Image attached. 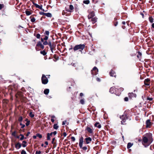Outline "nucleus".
Masks as SVG:
<instances>
[{"label":"nucleus","mask_w":154,"mask_h":154,"mask_svg":"<svg viewBox=\"0 0 154 154\" xmlns=\"http://www.w3.org/2000/svg\"><path fill=\"white\" fill-rule=\"evenodd\" d=\"M36 37L37 38H39L41 37V35L39 34L38 33L36 34Z\"/></svg>","instance_id":"obj_52"},{"label":"nucleus","mask_w":154,"mask_h":154,"mask_svg":"<svg viewBox=\"0 0 154 154\" xmlns=\"http://www.w3.org/2000/svg\"><path fill=\"white\" fill-rule=\"evenodd\" d=\"M94 126L99 128H100L101 127V125L98 122L94 124Z\"/></svg>","instance_id":"obj_30"},{"label":"nucleus","mask_w":154,"mask_h":154,"mask_svg":"<svg viewBox=\"0 0 154 154\" xmlns=\"http://www.w3.org/2000/svg\"><path fill=\"white\" fill-rule=\"evenodd\" d=\"M22 144L20 142H18L15 144V147L17 149L20 148Z\"/></svg>","instance_id":"obj_22"},{"label":"nucleus","mask_w":154,"mask_h":154,"mask_svg":"<svg viewBox=\"0 0 154 154\" xmlns=\"http://www.w3.org/2000/svg\"><path fill=\"white\" fill-rule=\"evenodd\" d=\"M118 91H115V94L117 96H120L122 92L124 90V89L122 88H120L119 89H118Z\"/></svg>","instance_id":"obj_14"},{"label":"nucleus","mask_w":154,"mask_h":154,"mask_svg":"<svg viewBox=\"0 0 154 154\" xmlns=\"http://www.w3.org/2000/svg\"><path fill=\"white\" fill-rule=\"evenodd\" d=\"M128 116H127V114H124L120 117V118L122 120L121 122L122 125H126L125 122L126 120L128 119Z\"/></svg>","instance_id":"obj_5"},{"label":"nucleus","mask_w":154,"mask_h":154,"mask_svg":"<svg viewBox=\"0 0 154 154\" xmlns=\"http://www.w3.org/2000/svg\"><path fill=\"white\" fill-rule=\"evenodd\" d=\"M49 46L50 48L51 52V53L50 52V56L49 57V59H53V60L54 62H56L58 59V57H57L56 54L53 55L51 54V53H53L54 51V53H55L56 45L54 43H51V42H49Z\"/></svg>","instance_id":"obj_1"},{"label":"nucleus","mask_w":154,"mask_h":154,"mask_svg":"<svg viewBox=\"0 0 154 154\" xmlns=\"http://www.w3.org/2000/svg\"><path fill=\"white\" fill-rule=\"evenodd\" d=\"M80 103L82 104H84L85 103V101L83 99H82L80 100Z\"/></svg>","instance_id":"obj_50"},{"label":"nucleus","mask_w":154,"mask_h":154,"mask_svg":"<svg viewBox=\"0 0 154 154\" xmlns=\"http://www.w3.org/2000/svg\"><path fill=\"white\" fill-rule=\"evenodd\" d=\"M20 99L22 102H23L24 103H26V97H23Z\"/></svg>","instance_id":"obj_33"},{"label":"nucleus","mask_w":154,"mask_h":154,"mask_svg":"<svg viewBox=\"0 0 154 154\" xmlns=\"http://www.w3.org/2000/svg\"><path fill=\"white\" fill-rule=\"evenodd\" d=\"M137 57L138 59H140L141 56H142V54L140 52V51H138L137 52Z\"/></svg>","instance_id":"obj_32"},{"label":"nucleus","mask_w":154,"mask_h":154,"mask_svg":"<svg viewBox=\"0 0 154 154\" xmlns=\"http://www.w3.org/2000/svg\"><path fill=\"white\" fill-rule=\"evenodd\" d=\"M86 144H88L89 143L92 141L91 138L89 137H86L85 139Z\"/></svg>","instance_id":"obj_21"},{"label":"nucleus","mask_w":154,"mask_h":154,"mask_svg":"<svg viewBox=\"0 0 154 154\" xmlns=\"http://www.w3.org/2000/svg\"><path fill=\"white\" fill-rule=\"evenodd\" d=\"M153 139L152 138V134L150 133H146L145 136L143 137V141L144 143H149V144H150L153 141Z\"/></svg>","instance_id":"obj_2"},{"label":"nucleus","mask_w":154,"mask_h":154,"mask_svg":"<svg viewBox=\"0 0 154 154\" xmlns=\"http://www.w3.org/2000/svg\"><path fill=\"white\" fill-rule=\"evenodd\" d=\"M128 94L130 99H132L133 98H135L137 97L136 94L133 92L129 93Z\"/></svg>","instance_id":"obj_13"},{"label":"nucleus","mask_w":154,"mask_h":154,"mask_svg":"<svg viewBox=\"0 0 154 154\" xmlns=\"http://www.w3.org/2000/svg\"><path fill=\"white\" fill-rule=\"evenodd\" d=\"M148 103H149V105L148 104L147 105V107L148 108H151V105L152 103H153L152 102H148Z\"/></svg>","instance_id":"obj_40"},{"label":"nucleus","mask_w":154,"mask_h":154,"mask_svg":"<svg viewBox=\"0 0 154 154\" xmlns=\"http://www.w3.org/2000/svg\"><path fill=\"white\" fill-rule=\"evenodd\" d=\"M147 100L149 101H152L153 100L152 98L148 97L147 98Z\"/></svg>","instance_id":"obj_58"},{"label":"nucleus","mask_w":154,"mask_h":154,"mask_svg":"<svg viewBox=\"0 0 154 154\" xmlns=\"http://www.w3.org/2000/svg\"><path fill=\"white\" fill-rule=\"evenodd\" d=\"M8 93L9 94L11 97H12L13 95L16 96L17 91V88L15 85H10L8 87Z\"/></svg>","instance_id":"obj_3"},{"label":"nucleus","mask_w":154,"mask_h":154,"mask_svg":"<svg viewBox=\"0 0 154 154\" xmlns=\"http://www.w3.org/2000/svg\"><path fill=\"white\" fill-rule=\"evenodd\" d=\"M48 37L46 36L42 35L41 36V41L43 42V44L44 45H46L48 44L47 40L48 39Z\"/></svg>","instance_id":"obj_7"},{"label":"nucleus","mask_w":154,"mask_h":154,"mask_svg":"<svg viewBox=\"0 0 154 154\" xmlns=\"http://www.w3.org/2000/svg\"><path fill=\"white\" fill-rule=\"evenodd\" d=\"M30 18L31 19V21L32 22H34L35 20V18L32 17V15L30 17Z\"/></svg>","instance_id":"obj_35"},{"label":"nucleus","mask_w":154,"mask_h":154,"mask_svg":"<svg viewBox=\"0 0 154 154\" xmlns=\"http://www.w3.org/2000/svg\"><path fill=\"white\" fill-rule=\"evenodd\" d=\"M149 92L151 94L154 93V88L153 87H152L150 89V90L149 91Z\"/></svg>","instance_id":"obj_37"},{"label":"nucleus","mask_w":154,"mask_h":154,"mask_svg":"<svg viewBox=\"0 0 154 154\" xmlns=\"http://www.w3.org/2000/svg\"><path fill=\"white\" fill-rule=\"evenodd\" d=\"M51 122L52 123H53L54 121V119L55 118V116H51Z\"/></svg>","instance_id":"obj_42"},{"label":"nucleus","mask_w":154,"mask_h":154,"mask_svg":"<svg viewBox=\"0 0 154 154\" xmlns=\"http://www.w3.org/2000/svg\"><path fill=\"white\" fill-rule=\"evenodd\" d=\"M95 16V13L94 11H92L91 12L89 13L88 15V17L89 19H91L94 17Z\"/></svg>","instance_id":"obj_16"},{"label":"nucleus","mask_w":154,"mask_h":154,"mask_svg":"<svg viewBox=\"0 0 154 154\" xmlns=\"http://www.w3.org/2000/svg\"><path fill=\"white\" fill-rule=\"evenodd\" d=\"M149 42L147 44L150 47H152L154 45L153 42L152 40L149 41Z\"/></svg>","instance_id":"obj_27"},{"label":"nucleus","mask_w":154,"mask_h":154,"mask_svg":"<svg viewBox=\"0 0 154 154\" xmlns=\"http://www.w3.org/2000/svg\"><path fill=\"white\" fill-rule=\"evenodd\" d=\"M21 144H22V146L23 147H26L27 145V143L25 140L23 141L22 143Z\"/></svg>","instance_id":"obj_25"},{"label":"nucleus","mask_w":154,"mask_h":154,"mask_svg":"<svg viewBox=\"0 0 154 154\" xmlns=\"http://www.w3.org/2000/svg\"><path fill=\"white\" fill-rule=\"evenodd\" d=\"M149 20L151 23H152L153 22L154 18L152 16H149Z\"/></svg>","instance_id":"obj_28"},{"label":"nucleus","mask_w":154,"mask_h":154,"mask_svg":"<svg viewBox=\"0 0 154 154\" xmlns=\"http://www.w3.org/2000/svg\"><path fill=\"white\" fill-rule=\"evenodd\" d=\"M29 116L31 118H33L34 116V115L31 112L29 113Z\"/></svg>","instance_id":"obj_45"},{"label":"nucleus","mask_w":154,"mask_h":154,"mask_svg":"<svg viewBox=\"0 0 154 154\" xmlns=\"http://www.w3.org/2000/svg\"><path fill=\"white\" fill-rule=\"evenodd\" d=\"M75 9L76 11H78V6H77L76 7L75 6Z\"/></svg>","instance_id":"obj_62"},{"label":"nucleus","mask_w":154,"mask_h":154,"mask_svg":"<svg viewBox=\"0 0 154 154\" xmlns=\"http://www.w3.org/2000/svg\"><path fill=\"white\" fill-rule=\"evenodd\" d=\"M151 38L150 37H149L147 38L146 39V42H147V44L149 42L150 40H151Z\"/></svg>","instance_id":"obj_48"},{"label":"nucleus","mask_w":154,"mask_h":154,"mask_svg":"<svg viewBox=\"0 0 154 154\" xmlns=\"http://www.w3.org/2000/svg\"><path fill=\"white\" fill-rule=\"evenodd\" d=\"M23 93L21 91H18L17 92L16 94V97L17 98H18L19 97L21 98L23 97Z\"/></svg>","instance_id":"obj_11"},{"label":"nucleus","mask_w":154,"mask_h":154,"mask_svg":"<svg viewBox=\"0 0 154 154\" xmlns=\"http://www.w3.org/2000/svg\"><path fill=\"white\" fill-rule=\"evenodd\" d=\"M25 121L26 122V126H28L30 124V121L28 120L27 119H26L25 120Z\"/></svg>","instance_id":"obj_36"},{"label":"nucleus","mask_w":154,"mask_h":154,"mask_svg":"<svg viewBox=\"0 0 154 154\" xmlns=\"http://www.w3.org/2000/svg\"><path fill=\"white\" fill-rule=\"evenodd\" d=\"M55 140V138L54 137L53 138L52 141H51V143H52V144H54L55 143V142H54Z\"/></svg>","instance_id":"obj_55"},{"label":"nucleus","mask_w":154,"mask_h":154,"mask_svg":"<svg viewBox=\"0 0 154 154\" xmlns=\"http://www.w3.org/2000/svg\"><path fill=\"white\" fill-rule=\"evenodd\" d=\"M84 138L82 136H81L79 139V145L80 147V148L81 149H82L83 150L85 151H86L87 149V146H85L83 147L82 145L83 143L84 142Z\"/></svg>","instance_id":"obj_6"},{"label":"nucleus","mask_w":154,"mask_h":154,"mask_svg":"<svg viewBox=\"0 0 154 154\" xmlns=\"http://www.w3.org/2000/svg\"><path fill=\"white\" fill-rule=\"evenodd\" d=\"M20 125L22 126L21 127L22 128H23L25 127V125L24 124H23L21 123H20Z\"/></svg>","instance_id":"obj_57"},{"label":"nucleus","mask_w":154,"mask_h":154,"mask_svg":"<svg viewBox=\"0 0 154 154\" xmlns=\"http://www.w3.org/2000/svg\"><path fill=\"white\" fill-rule=\"evenodd\" d=\"M128 97H126L124 98V100L125 101H128Z\"/></svg>","instance_id":"obj_59"},{"label":"nucleus","mask_w":154,"mask_h":154,"mask_svg":"<svg viewBox=\"0 0 154 154\" xmlns=\"http://www.w3.org/2000/svg\"><path fill=\"white\" fill-rule=\"evenodd\" d=\"M118 88H116L115 87H112L109 90V92L112 94H115V91H118Z\"/></svg>","instance_id":"obj_17"},{"label":"nucleus","mask_w":154,"mask_h":154,"mask_svg":"<svg viewBox=\"0 0 154 154\" xmlns=\"http://www.w3.org/2000/svg\"><path fill=\"white\" fill-rule=\"evenodd\" d=\"M25 13L27 16H29L30 15L32 14V13L31 11L26 10L25 11Z\"/></svg>","instance_id":"obj_34"},{"label":"nucleus","mask_w":154,"mask_h":154,"mask_svg":"<svg viewBox=\"0 0 154 154\" xmlns=\"http://www.w3.org/2000/svg\"><path fill=\"white\" fill-rule=\"evenodd\" d=\"M36 136L37 137H38L39 138H41L42 137V135L40 134L37 133L36 134Z\"/></svg>","instance_id":"obj_46"},{"label":"nucleus","mask_w":154,"mask_h":154,"mask_svg":"<svg viewBox=\"0 0 154 154\" xmlns=\"http://www.w3.org/2000/svg\"><path fill=\"white\" fill-rule=\"evenodd\" d=\"M71 139L72 141H74L75 140V138L74 137H71Z\"/></svg>","instance_id":"obj_61"},{"label":"nucleus","mask_w":154,"mask_h":154,"mask_svg":"<svg viewBox=\"0 0 154 154\" xmlns=\"http://www.w3.org/2000/svg\"><path fill=\"white\" fill-rule=\"evenodd\" d=\"M23 117L22 116H20L18 119V120L20 122H21L23 121Z\"/></svg>","instance_id":"obj_49"},{"label":"nucleus","mask_w":154,"mask_h":154,"mask_svg":"<svg viewBox=\"0 0 154 154\" xmlns=\"http://www.w3.org/2000/svg\"><path fill=\"white\" fill-rule=\"evenodd\" d=\"M40 14L41 15H45L47 17H48V13H45L44 12H40Z\"/></svg>","instance_id":"obj_38"},{"label":"nucleus","mask_w":154,"mask_h":154,"mask_svg":"<svg viewBox=\"0 0 154 154\" xmlns=\"http://www.w3.org/2000/svg\"><path fill=\"white\" fill-rule=\"evenodd\" d=\"M114 25L115 26H116L118 24V22L117 21H114L113 22Z\"/></svg>","instance_id":"obj_53"},{"label":"nucleus","mask_w":154,"mask_h":154,"mask_svg":"<svg viewBox=\"0 0 154 154\" xmlns=\"http://www.w3.org/2000/svg\"><path fill=\"white\" fill-rule=\"evenodd\" d=\"M58 127H59L57 125V124H55L54 125L53 128L54 129L57 130L58 128Z\"/></svg>","instance_id":"obj_41"},{"label":"nucleus","mask_w":154,"mask_h":154,"mask_svg":"<svg viewBox=\"0 0 154 154\" xmlns=\"http://www.w3.org/2000/svg\"><path fill=\"white\" fill-rule=\"evenodd\" d=\"M40 46L41 48H42V49H43L44 48V46L42 44V43L40 41H38V42L37 44L36 45V47H35V49L36 50H37V47H39Z\"/></svg>","instance_id":"obj_18"},{"label":"nucleus","mask_w":154,"mask_h":154,"mask_svg":"<svg viewBox=\"0 0 154 154\" xmlns=\"http://www.w3.org/2000/svg\"><path fill=\"white\" fill-rule=\"evenodd\" d=\"M74 9V7L72 5H70L69 6V9H66V11L71 13L73 12V10Z\"/></svg>","instance_id":"obj_15"},{"label":"nucleus","mask_w":154,"mask_h":154,"mask_svg":"<svg viewBox=\"0 0 154 154\" xmlns=\"http://www.w3.org/2000/svg\"><path fill=\"white\" fill-rule=\"evenodd\" d=\"M33 4L35 6V7L36 8H38L44 11H47L46 10V11H45L44 9H42V5H38L36 3H34V2H33Z\"/></svg>","instance_id":"obj_19"},{"label":"nucleus","mask_w":154,"mask_h":154,"mask_svg":"<svg viewBox=\"0 0 154 154\" xmlns=\"http://www.w3.org/2000/svg\"><path fill=\"white\" fill-rule=\"evenodd\" d=\"M109 75L111 76L114 77L115 78H116V76L115 72L112 69L110 70L109 72Z\"/></svg>","instance_id":"obj_20"},{"label":"nucleus","mask_w":154,"mask_h":154,"mask_svg":"<svg viewBox=\"0 0 154 154\" xmlns=\"http://www.w3.org/2000/svg\"><path fill=\"white\" fill-rule=\"evenodd\" d=\"M96 80L98 82H100V79L99 78H98V77L96 79Z\"/></svg>","instance_id":"obj_63"},{"label":"nucleus","mask_w":154,"mask_h":154,"mask_svg":"<svg viewBox=\"0 0 154 154\" xmlns=\"http://www.w3.org/2000/svg\"><path fill=\"white\" fill-rule=\"evenodd\" d=\"M63 135L64 137H65L66 136L67 134L65 132H64L63 133ZM61 135H62L61 134Z\"/></svg>","instance_id":"obj_64"},{"label":"nucleus","mask_w":154,"mask_h":154,"mask_svg":"<svg viewBox=\"0 0 154 154\" xmlns=\"http://www.w3.org/2000/svg\"><path fill=\"white\" fill-rule=\"evenodd\" d=\"M40 53L41 54H42L44 56L46 54V53L45 52V51L44 50L42 51H41Z\"/></svg>","instance_id":"obj_43"},{"label":"nucleus","mask_w":154,"mask_h":154,"mask_svg":"<svg viewBox=\"0 0 154 154\" xmlns=\"http://www.w3.org/2000/svg\"><path fill=\"white\" fill-rule=\"evenodd\" d=\"M91 19V21L93 24H94L97 22V18L96 17H94Z\"/></svg>","instance_id":"obj_24"},{"label":"nucleus","mask_w":154,"mask_h":154,"mask_svg":"<svg viewBox=\"0 0 154 154\" xmlns=\"http://www.w3.org/2000/svg\"><path fill=\"white\" fill-rule=\"evenodd\" d=\"M44 93L45 94H48V89H46L44 91Z\"/></svg>","instance_id":"obj_44"},{"label":"nucleus","mask_w":154,"mask_h":154,"mask_svg":"<svg viewBox=\"0 0 154 154\" xmlns=\"http://www.w3.org/2000/svg\"><path fill=\"white\" fill-rule=\"evenodd\" d=\"M26 151L24 150H22L21 151V154H26Z\"/></svg>","instance_id":"obj_47"},{"label":"nucleus","mask_w":154,"mask_h":154,"mask_svg":"<svg viewBox=\"0 0 154 154\" xmlns=\"http://www.w3.org/2000/svg\"><path fill=\"white\" fill-rule=\"evenodd\" d=\"M12 135L16 137V131H14L11 134Z\"/></svg>","instance_id":"obj_51"},{"label":"nucleus","mask_w":154,"mask_h":154,"mask_svg":"<svg viewBox=\"0 0 154 154\" xmlns=\"http://www.w3.org/2000/svg\"><path fill=\"white\" fill-rule=\"evenodd\" d=\"M42 83L43 84H47L48 82V80L45 75L43 74L42 77Z\"/></svg>","instance_id":"obj_8"},{"label":"nucleus","mask_w":154,"mask_h":154,"mask_svg":"<svg viewBox=\"0 0 154 154\" xmlns=\"http://www.w3.org/2000/svg\"><path fill=\"white\" fill-rule=\"evenodd\" d=\"M4 7V5L3 4H0V10H1Z\"/></svg>","instance_id":"obj_56"},{"label":"nucleus","mask_w":154,"mask_h":154,"mask_svg":"<svg viewBox=\"0 0 154 154\" xmlns=\"http://www.w3.org/2000/svg\"><path fill=\"white\" fill-rule=\"evenodd\" d=\"M85 45L80 44L79 45H76L74 48L73 50L74 52L79 51L81 52V54L83 53L82 51L84 50L85 47Z\"/></svg>","instance_id":"obj_4"},{"label":"nucleus","mask_w":154,"mask_h":154,"mask_svg":"<svg viewBox=\"0 0 154 154\" xmlns=\"http://www.w3.org/2000/svg\"><path fill=\"white\" fill-rule=\"evenodd\" d=\"M98 69H97V67L94 66L93 68V69L91 71V73L93 76L94 75H96L98 74Z\"/></svg>","instance_id":"obj_10"},{"label":"nucleus","mask_w":154,"mask_h":154,"mask_svg":"<svg viewBox=\"0 0 154 154\" xmlns=\"http://www.w3.org/2000/svg\"><path fill=\"white\" fill-rule=\"evenodd\" d=\"M57 132L56 131H54V132H51L50 134L49 133V140H50V136H51L53 134L55 136L57 134Z\"/></svg>","instance_id":"obj_26"},{"label":"nucleus","mask_w":154,"mask_h":154,"mask_svg":"<svg viewBox=\"0 0 154 154\" xmlns=\"http://www.w3.org/2000/svg\"><path fill=\"white\" fill-rule=\"evenodd\" d=\"M83 3L85 4L88 5L90 3L89 0H84L83 1Z\"/></svg>","instance_id":"obj_39"},{"label":"nucleus","mask_w":154,"mask_h":154,"mask_svg":"<svg viewBox=\"0 0 154 154\" xmlns=\"http://www.w3.org/2000/svg\"><path fill=\"white\" fill-rule=\"evenodd\" d=\"M41 153V151H37L35 152V154H40Z\"/></svg>","instance_id":"obj_60"},{"label":"nucleus","mask_w":154,"mask_h":154,"mask_svg":"<svg viewBox=\"0 0 154 154\" xmlns=\"http://www.w3.org/2000/svg\"><path fill=\"white\" fill-rule=\"evenodd\" d=\"M150 121L151 120L150 119H148L146 121V128H150L151 127V126L153 124V122H151Z\"/></svg>","instance_id":"obj_9"},{"label":"nucleus","mask_w":154,"mask_h":154,"mask_svg":"<svg viewBox=\"0 0 154 154\" xmlns=\"http://www.w3.org/2000/svg\"><path fill=\"white\" fill-rule=\"evenodd\" d=\"M19 136H21V137L20 138V140H22L24 139H26V138L24 136L23 134H20L19 135Z\"/></svg>","instance_id":"obj_31"},{"label":"nucleus","mask_w":154,"mask_h":154,"mask_svg":"<svg viewBox=\"0 0 154 154\" xmlns=\"http://www.w3.org/2000/svg\"><path fill=\"white\" fill-rule=\"evenodd\" d=\"M133 145V143L130 142L128 143L127 144V148L128 149L131 148Z\"/></svg>","instance_id":"obj_29"},{"label":"nucleus","mask_w":154,"mask_h":154,"mask_svg":"<svg viewBox=\"0 0 154 154\" xmlns=\"http://www.w3.org/2000/svg\"><path fill=\"white\" fill-rule=\"evenodd\" d=\"M98 0H92V2L93 3L96 4L98 2Z\"/></svg>","instance_id":"obj_54"},{"label":"nucleus","mask_w":154,"mask_h":154,"mask_svg":"<svg viewBox=\"0 0 154 154\" xmlns=\"http://www.w3.org/2000/svg\"><path fill=\"white\" fill-rule=\"evenodd\" d=\"M85 130L87 131L90 134H92L93 133V130L89 127H87L85 129Z\"/></svg>","instance_id":"obj_23"},{"label":"nucleus","mask_w":154,"mask_h":154,"mask_svg":"<svg viewBox=\"0 0 154 154\" xmlns=\"http://www.w3.org/2000/svg\"><path fill=\"white\" fill-rule=\"evenodd\" d=\"M144 85L146 86H149L150 83L151 81L150 79L149 78H147L145 79L144 81Z\"/></svg>","instance_id":"obj_12"}]
</instances>
